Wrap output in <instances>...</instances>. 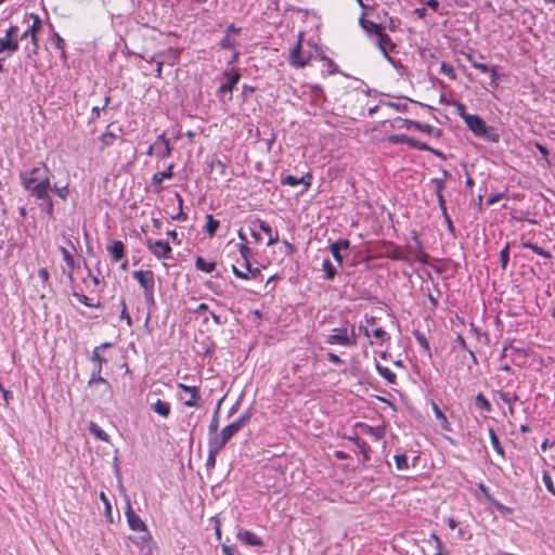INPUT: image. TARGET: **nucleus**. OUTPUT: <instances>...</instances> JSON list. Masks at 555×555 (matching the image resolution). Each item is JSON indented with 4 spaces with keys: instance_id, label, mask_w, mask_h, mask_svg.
I'll list each match as a JSON object with an SVG mask.
<instances>
[{
    "instance_id": "24",
    "label": "nucleus",
    "mask_w": 555,
    "mask_h": 555,
    "mask_svg": "<svg viewBox=\"0 0 555 555\" xmlns=\"http://www.w3.org/2000/svg\"><path fill=\"white\" fill-rule=\"evenodd\" d=\"M107 251L111 254L112 260L117 262L125 256V245L121 241H114L107 246Z\"/></svg>"
},
{
    "instance_id": "42",
    "label": "nucleus",
    "mask_w": 555,
    "mask_h": 555,
    "mask_svg": "<svg viewBox=\"0 0 555 555\" xmlns=\"http://www.w3.org/2000/svg\"><path fill=\"white\" fill-rule=\"evenodd\" d=\"M350 440H352L354 442V444L359 448L360 452L363 455V460L369 461L370 447L367 446V443L362 438H360L358 436L350 438Z\"/></svg>"
},
{
    "instance_id": "40",
    "label": "nucleus",
    "mask_w": 555,
    "mask_h": 555,
    "mask_svg": "<svg viewBox=\"0 0 555 555\" xmlns=\"http://www.w3.org/2000/svg\"><path fill=\"white\" fill-rule=\"evenodd\" d=\"M73 296L78 299L79 302L89 308H102L101 301L93 302L91 298L86 296L85 294L78 293L76 291L73 292Z\"/></svg>"
},
{
    "instance_id": "63",
    "label": "nucleus",
    "mask_w": 555,
    "mask_h": 555,
    "mask_svg": "<svg viewBox=\"0 0 555 555\" xmlns=\"http://www.w3.org/2000/svg\"><path fill=\"white\" fill-rule=\"evenodd\" d=\"M363 29L366 33L377 34V33H379L382 30V26L379 24H376L374 22L369 21Z\"/></svg>"
},
{
    "instance_id": "64",
    "label": "nucleus",
    "mask_w": 555,
    "mask_h": 555,
    "mask_svg": "<svg viewBox=\"0 0 555 555\" xmlns=\"http://www.w3.org/2000/svg\"><path fill=\"white\" fill-rule=\"evenodd\" d=\"M238 251L241 254L242 259L250 258L253 255L251 249L245 243H241L238 245Z\"/></svg>"
},
{
    "instance_id": "15",
    "label": "nucleus",
    "mask_w": 555,
    "mask_h": 555,
    "mask_svg": "<svg viewBox=\"0 0 555 555\" xmlns=\"http://www.w3.org/2000/svg\"><path fill=\"white\" fill-rule=\"evenodd\" d=\"M154 150H156V157L158 159H165L171 156L173 147L166 134L162 133L156 138V147Z\"/></svg>"
},
{
    "instance_id": "3",
    "label": "nucleus",
    "mask_w": 555,
    "mask_h": 555,
    "mask_svg": "<svg viewBox=\"0 0 555 555\" xmlns=\"http://www.w3.org/2000/svg\"><path fill=\"white\" fill-rule=\"evenodd\" d=\"M179 389L178 399L188 408H201L203 399L201 396L199 387L189 386L183 383H177Z\"/></svg>"
},
{
    "instance_id": "41",
    "label": "nucleus",
    "mask_w": 555,
    "mask_h": 555,
    "mask_svg": "<svg viewBox=\"0 0 555 555\" xmlns=\"http://www.w3.org/2000/svg\"><path fill=\"white\" fill-rule=\"evenodd\" d=\"M475 405L478 410L482 411V412H491L492 408H491V403L489 402V400L481 393L479 392L476 398H475Z\"/></svg>"
},
{
    "instance_id": "37",
    "label": "nucleus",
    "mask_w": 555,
    "mask_h": 555,
    "mask_svg": "<svg viewBox=\"0 0 555 555\" xmlns=\"http://www.w3.org/2000/svg\"><path fill=\"white\" fill-rule=\"evenodd\" d=\"M413 336H414L415 340L418 343V345L424 349V352L428 357H431V349H430L429 343H428L425 334L418 330H414Z\"/></svg>"
},
{
    "instance_id": "44",
    "label": "nucleus",
    "mask_w": 555,
    "mask_h": 555,
    "mask_svg": "<svg viewBox=\"0 0 555 555\" xmlns=\"http://www.w3.org/2000/svg\"><path fill=\"white\" fill-rule=\"evenodd\" d=\"M488 431H489L492 448L494 449V451L498 454H500L502 457H504V449L501 446V442L499 440L498 435L495 434V430L492 427H490Z\"/></svg>"
},
{
    "instance_id": "1",
    "label": "nucleus",
    "mask_w": 555,
    "mask_h": 555,
    "mask_svg": "<svg viewBox=\"0 0 555 555\" xmlns=\"http://www.w3.org/2000/svg\"><path fill=\"white\" fill-rule=\"evenodd\" d=\"M51 177L52 171L44 162L18 173L21 185L31 197L51 191Z\"/></svg>"
},
{
    "instance_id": "54",
    "label": "nucleus",
    "mask_w": 555,
    "mask_h": 555,
    "mask_svg": "<svg viewBox=\"0 0 555 555\" xmlns=\"http://www.w3.org/2000/svg\"><path fill=\"white\" fill-rule=\"evenodd\" d=\"M456 343H459V345L461 346V348H462L464 351L468 352V354H469L470 359L473 360V362H474V363H477V358H476V356H475V352H474L472 349H469V348H468V346H467V344H466V341H465L464 337H463L461 334H459V335L456 336Z\"/></svg>"
},
{
    "instance_id": "47",
    "label": "nucleus",
    "mask_w": 555,
    "mask_h": 555,
    "mask_svg": "<svg viewBox=\"0 0 555 555\" xmlns=\"http://www.w3.org/2000/svg\"><path fill=\"white\" fill-rule=\"evenodd\" d=\"M253 416V410L251 409H247L245 410L241 416L235 420L233 423L240 428V429H243L250 421Z\"/></svg>"
},
{
    "instance_id": "56",
    "label": "nucleus",
    "mask_w": 555,
    "mask_h": 555,
    "mask_svg": "<svg viewBox=\"0 0 555 555\" xmlns=\"http://www.w3.org/2000/svg\"><path fill=\"white\" fill-rule=\"evenodd\" d=\"M415 243H416V246H417L416 258L422 263H427L428 262V255L423 250L422 243H421V241L417 237H415Z\"/></svg>"
},
{
    "instance_id": "4",
    "label": "nucleus",
    "mask_w": 555,
    "mask_h": 555,
    "mask_svg": "<svg viewBox=\"0 0 555 555\" xmlns=\"http://www.w3.org/2000/svg\"><path fill=\"white\" fill-rule=\"evenodd\" d=\"M132 276L139 282L140 286L143 288L146 304L149 306H154L155 305V299H154L155 279H154L153 271H151V270L133 271Z\"/></svg>"
},
{
    "instance_id": "28",
    "label": "nucleus",
    "mask_w": 555,
    "mask_h": 555,
    "mask_svg": "<svg viewBox=\"0 0 555 555\" xmlns=\"http://www.w3.org/2000/svg\"><path fill=\"white\" fill-rule=\"evenodd\" d=\"M151 409L163 417H168L170 415L171 406L170 403L160 399H157L156 402L152 403Z\"/></svg>"
},
{
    "instance_id": "16",
    "label": "nucleus",
    "mask_w": 555,
    "mask_h": 555,
    "mask_svg": "<svg viewBox=\"0 0 555 555\" xmlns=\"http://www.w3.org/2000/svg\"><path fill=\"white\" fill-rule=\"evenodd\" d=\"M243 264L245 267V271L240 270L236 266H232V272L236 278L241 280H250L257 278L260 274V269L253 268L249 258H244Z\"/></svg>"
},
{
    "instance_id": "55",
    "label": "nucleus",
    "mask_w": 555,
    "mask_h": 555,
    "mask_svg": "<svg viewBox=\"0 0 555 555\" xmlns=\"http://www.w3.org/2000/svg\"><path fill=\"white\" fill-rule=\"evenodd\" d=\"M309 89L313 94L315 101H321L325 99L323 88L320 85H309Z\"/></svg>"
},
{
    "instance_id": "50",
    "label": "nucleus",
    "mask_w": 555,
    "mask_h": 555,
    "mask_svg": "<svg viewBox=\"0 0 555 555\" xmlns=\"http://www.w3.org/2000/svg\"><path fill=\"white\" fill-rule=\"evenodd\" d=\"M500 261L502 270H506L509 261V243H506L505 246L501 249Z\"/></svg>"
},
{
    "instance_id": "17",
    "label": "nucleus",
    "mask_w": 555,
    "mask_h": 555,
    "mask_svg": "<svg viewBox=\"0 0 555 555\" xmlns=\"http://www.w3.org/2000/svg\"><path fill=\"white\" fill-rule=\"evenodd\" d=\"M310 57L301 52L300 40L292 49L289 54V63L297 68H302L309 63Z\"/></svg>"
},
{
    "instance_id": "12",
    "label": "nucleus",
    "mask_w": 555,
    "mask_h": 555,
    "mask_svg": "<svg viewBox=\"0 0 555 555\" xmlns=\"http://www.w3.org/2000/svg\"><path fill=\"white\" fill-rule=\"evenodd\" d=\"M17 26H10L5 31V36L0 38V53L8 50L10 52H16L18 50V40L13 39L16 35Z\"/></svg>"
},
{
    "instance_id": "49",
    "label": "nucleus",
    "mask_w": 555,
    "mask_h": 555,
    "mask_svg": "<svg viewBox=\"0 0 555 555\" xmlns=\"http://www.w3.org/2000/svg\"><path fill=\"white\" fill-rule=\"evenodd\" d=\"M109 102H111V98L109 96H105L104 104H103L102 107H100V106L92 107L90 121H94L98 118H100L101 112L106 109V107L109 104Z\"/></svg>"
},
{
    "instance_id": "59",
    "label": "nucleus",
    "mask_w": 555,
    "mask_h": 555,
    "mask_svg": "<svg viewBox=\"0 0 555 555\" xmlns=\"http://www.w3.org/2000/svg\"><path fill=\"white\" fill-rule=\"evenodd\" d=\"M373 336L375 339H377L379 343H384L385 340L389 339V335L386 331H384L382 327H377L373 331Z\"/></svg>"
},
{
    "instance_id": "10",
    "label": "nucleus",
    "mask_w": 555,
    "mask_h": 555,
    "mask_svg": "<svg viewBox=\"0 0 555 555\" xmlns=\"http://www.w3.org/2000/svg\"><path fill=\"white\" fill-rule=\"evenodd\" d=\"M125 514L127 517V522L131 530L146 532L147 538L151 539V535L149 534L147 527H146L145 522L141 519L140 516H138L134 513V511L131 506V503L129 501H127V507H126Z\"/></svg>"
},
{
    "instance_id": "32",
    "label": "nucleus",
    "mask_w": 555,
    "mask_h": 555,
    "mask_svg": "<svg viewBox=\"0 0 555 555\" xmlns=\"http://www.w3.org/2000/svg\"><path fill=\"white\" fill-rule=\"evenodd\" d=\"M520 245H521V247L531 249L535 254H538L546 259H551L553 257L548 250H545L544 248L538 246L537 244H534L530 241H521Z\"/></svg>"
},
{
    "instance_id": "48",
    "label": "nucleus",
    "mask_w": 555,
    "mask_h": 555,
    "mask_svg": "<svg viewBox=\"0 0 555 555\" xmlns=\"http://www.w3.org/2000/svg\"><path fill=\"white\" fill-rule=\"evenodd\" d=\"M51 192L57 195L61 199L65 201L69 195V186L68 184L57 186L56 184L51 183Z\"/></svg>"
},
{
    "instance_id": "52",
    "label": "nucleus",
    "mask_w": 555,
    "mask_h": 555,
    "mask_svg": "<svg viewBox=\"0 0 555 555\" xmlns=\"http://www.w3.org/2000/svg\"><path fill=\"white\" fill-rule=\"evenodd\" d=\"M542 481L547 489L548 492H551L553 495H555V486L553 482V479L551 477V474L547 470H544L542 474Z\"/></svg>"
},
{
    "instance_id": "45",
    "label": "nucleus",
    "mask_w": 555,
    "mask_h": 555,
    "mask_svg": "<svg viewBox=\"0 0 555 555\" xmlns=\"http://www.w3.org/2000/svg\"><path fill=\"white\" fill-rule=\"evenodd\" d=\"M322 268H323V271L325 272V279L327 281L334 280L337 271L328 258L323 260Z\"/></svg>"
},
{
    "instance_id": "43",
    "label": "nucleus",
    "mask_w": 555,
    "mask_h": 555,
    "mask_svg": "<svg viewBox=\"0 0 555 555\" xmlns=\"http://www.w3.org/2000/svg\"><path fill=\"white\" fill-rule=\"evenodd\" d=\"M220 227V222L212 215L206 216V233L211 237L216 234Z\"/></svg>"
},
{
    "instance_id": "8",
    "label": "nucleus",
    "mask_w": 555,
    "mask_h": 555,
    "mask_svg": "<svg viewBox=\"0 0 555 555\" xmlns=\"http://www.w3.org/2000/svg\"><path fill=\"white\" fill-rule=\"evenodd\" d=\"M241 429L232 422L227 425L217 436L211 435L208 440L214 442L220 448H224L225 444L240 431Z\"/></svg>"
},
{
    "instance_id": "57",
    "label": "nucleus",
    "mask_w": 555,
    "mask_h": 555,
    "mask_svg": "<svg viewBox=\"0 0 555 555\" xmlns=\"http://www.w3.org/2000/svg\"><path fill=\"white\" fill-rule=\"evenodd\" d=\"M410 137L406 134H393L389 137V142L392 144H409Z\"/></svg>"
},
{
    "instance_id": "9",
    "label": "nucleus",
    "mask_w": 555,
    "mask_h": 555,
    "mask_svg": "<svg viewBox=\"0 0 555 555\" xmlns=\"http://www.w3.org/2000/svg\"><path fill=\"white\" fill-rule=\"evenodd\" d=\"M460 116L464 119L467 128L476 135L487 134V125L482 118L478 115H472L467 113H460Z\"/></svg>"
},
{
    "instance_id": "33",
    "label": "nucleus",
    "mask_w": 555,
    "mask_h": 555,
    "mask_svg": "<svg viewBox=\"0 0 555 555\" xmlns=\"http://www.w3.org/2000/svg\"><path fill=\"white\" fill-rule=\"evenodd\" d=\"M195 268L198 271H202L205 273H211L216 269V262L206 261L203 257L198 256L195 259Z\"/></svg>"
},
{
    "instance_id": "36",
    "label": "nucleus",
    "mask_w": 555,
    "mask_h": 555,
    "mask_svg": "<svg viewBox=\"0 0 555 555\" xmlns=\"http://www.w3.org/2000/svg\"><path fill=\"white\" fill-rule=\"evenodd\" d=\"M89 431L99 440L109 441V436L95 422H89Z\"/></svg>"
},
{
    "instance_id": "35",
    "label": "nucleus",
    "mask_w": 555,
    "mask_h": 555,
    "mask_svg": "<svg viewBox=\"0 0 555 555\" xmlns=\"http://www.w3.org/2000/svg\"><path fill=\"white\" fill-rule=\"evenodd\" d=\"M375 367L378 374L383 376L389 384H395L397 382V375L389 367L383 366L378 362H376Z\"/></svg>"
},
{
    "instance_id": "22",
    "label": "nucleus",
    "mask_w": 555,
    "mask_h": 555,
    "mask_svg": "<svg viewBox=\"0 0 555 555\" xmlns=\"http://www.w3.org/2000/svg\"><path fill=\"white\" fill-rule=\"evenodd\" d=\"M255 225H258L260 228V231L267 235V237H268L267 245L268 246H272L279 242L278 232L274 233L272 228L266 221L260 220V219H255Z\"/></svg>"
},
{
    "instance_id": "14",
    "label": "nucleus",
    "mask_w": 555,
    "mask_h": 555,
    "mask_svg": "<svg viewBox=\"0 0 555 555\" xmlns=\"http://www.w3.org/2000/svg\"><path fill=\"white\" fill-rule=\"evenodd\" d=\"M34 17V23L31 26H29L21 36V40H24L28 37H30L31 39V44H33V53H37L38 49H39V44H38V39H37V31L40 29L41 27V21L39 18L38 15H35L33 14L31 15Z\"/></svg>"
},
{
    "instance_id": "7",
    "label": "nucleus",
    "mask_w": 555,
    "mask_h": 555,
    "mask_svg": "<svg viewBox=\"0 0 555 555\" xmlns=\"http://www.w3.org/2000/svg\"><path fill=\"white\" fill-rule=\"evenodd\" d=\"M397 121L401 122V126L402 128H405L408 130L410 129H415V130H418L421 132H424L426 134H429V135H433L435 138H440L441 134H442V130L439 129V128H435L428 124H422L420 121H415V120H411V119H405V118H398Z\"/></svg>"
},
{
    "instance_id": "31",
    "label": "nucleus",
    "mask_w": 555,
    "mask_h": 555,
    "mask_svg": "<svg viewBox=\"0 0 555 555\" xmlns=\"http://www.w3.org/2000/svg\"><path fill=\"white\" fill-rule=\"evenodd\" d=\"M431 408H433V411H434V414H435V417L436 420L440 423L441 427L444 429V430H451V424L450 422L448 421L447 416L444 415V413L440 410V408L437 405V403L433 402L431 403Z\"/></svg>"
},
{
    "instance_id": "30",
    "label": "nucleus",
    "mask_w": 555,
    "mask_h": 555,
    "mask_svg": "<svg viewBox=\"0 0 555 555\" xmlns=\"http://www.w3.org/2000/svg\"><path fill=\"white\" fill-rule=\"evenodd\" d=\"M60 251L62 254V257H63V260L66 262L69 271L67 273V278L69 281H73L74 280V276H73V270L75 268V259L73 257V255L63 246H61L60 248Z\"/></svg>"
},
{
    "instance_id": "39",
    "label": "nucleus",
    "mask_w": 555,
    "mask_h": 555,
    "mask_svg": "<svg viewBox=\"0 0 555 555\" xmlns=\"http://www.w3.org/2000/svg\"><path fill=\"white\" fill-rule=\"evenodd\" d=\"M408 145L410 147H414V149H417L420 151H429V152H433L434 154H436L438 156H442L441 152L436 151L433 147H430L427 143L421 142V141H418V140L414 139V138H411V137H410Z\"/></svg>"
},
{
    "instance_id": "53",
    "label": "nucleus",
    "mask_w": 555,
    "mask_h": 555,
    "mask_svg": "<svg viewBox=\"0 0 555 555\" xmlns=\"http://www.w3.org/2000/svg\"><path fill=\"white\" fill-rule=\"evenodd\" d=\"M440 73L448 76L450 79H456V74L453 66L447 62L440 64Z\"/></svg>"
},
{
    "instance_id": "11",
    "label": "nucleus",
    "mask_w": 555,
    "mask_h": 555,
    "mask_svg": "<svg viewBox=\"0 0 555 555\" xmlns=\"http://www.w3.org/2000/svg\"><path fill=\"white\" fill-rule=\"evenodd\" d=\"M146 246L158 259H167L171 253V246L167 241L158 240L154 242L149 238L146 241Z\"/></svg>"
},
{
    "instance_id": "19",
    "label": "nucleus",
    "mask_w": 555,
    "mask_h": 555,
    "mask_svg": "<svg viewBox=\"0 0 555 555\" xmlns=\"http://www.w3.org/2000/svg\"><path fill=\"white\" fill-rule=\"evenodd\" d=\"M350 247V242L345 238H340L333 244L330 245V251L334 259L341 266L343 264V256L340 254L341 250H347Z\"/></svg>"
},
{
    "instance_id": "2",
    "label": "nucleus",
    "mask_w": 555,
    "mask_h": 555,
    "mask_svg": "<svg viewBox=\"0 0 555 555\" xmlns=\"http://www.w3.org/2000/svg\"><path fill=\"white\" fill-rule=\"evenodd\" d=\"M109 344H104L100 347H95L92 351L91 361L94 363V367L91 373V377L88 382L89 387L104 386V391L108 392L111 389L109 383L101 376L102 365L106 363V359L100 353L101 348L108 347Z\"/></svg>"
},
{
    "instance_id": "23",
    "label": "nucleus",
    "mask_w": 555,
    "mask_h": 555,
    "mask_svg": "<svg viewBox=\"0 0 555 555\" xmlns=\"http://www.w3.org/2000/svg\"><path fill=\"white\" fill-rule=\"evenodd\" d=\"M237 538L242 542H244L246 545H251V546H262L263 545L262 540L256 533L248 531V530L238 531Z\"/></svg>"
},
{
    "instance_id": "46",
    "label": "nucleus",
    "mask_w": 555,
    "mask_h": 555,
    "mask_svg": "<svg viewBox=\"0 0 555 555\" xmlns=\"http://www.w3.org/2000/svg\"><path fill=\"white\" fill-rule=\"evenodd\" d=\"M218 428H219V405L216 408L215 413L210 420L209 426H208V435L209 437L211 435L217 436L218 435Z\"/></svg>"
},
{
    "instance_id": "20",
    "label": "nucleus",
    "mask_w": 555,
    "mask_h": 555,
    "mask_svg": "<svg viewBox=\"0 0 555 555\" xmlns=\"http://www.w3.org/2000/svg\"><path fill=\"white\" fill-rule=\"evenodd\" d=\"M467 60L469 61L470 65L474 68L480 70L481 73L490 74L491 83L493 86H496L498 73H496L495 66L490 67L489 65H487L485 63H479V62L475 61L472 55H467Z\"/></svg>"
},
{
    "instance_id": "61",
    "label": "nucleus",
    "mask_w": 555,
    "mask_h": 555,
    "mask_svg": "<svg viewBox=\"0 0 555 555\" xmlns=\"http://www.w3.org/2000/svg\"><path fill=\"white\" fill-rule=\"evenodd\" d=\"M498 395H499L500 399L504 403H506L508 405H511L514 401L517 400V396L516 395L511 397L508 392H504V391H501V390L498 391Z\"/></svg>"
},
{
    "instance_id": "38",
    "label": "nucleus",
    "mask_w": 555,
    "mask_h": 555,
    "mask_svg": "<svg viewBox=\"0 0 555 555\" xmlns=\"http://www.w3.org/2000/svg\"><path fill=\"white\" fill-rule=\"evenodd\" d=\"M451 177L450 172L447 169H441V176L438 178L431 179V182L435 184L436 190L435 193L443 192L446 188V181Z\"/></svg>"
},
{
    "instance_id": "5",
    "label": "nucleus",
    "mask_w": 555,
    "mask_h": 555,
    "mask_svg": "<svg viewBox=\"0 0 555 555\" xmlns=\"http://www.w3.org/2000/svg\"><path fill=\"white\" fill-rule=\"evenodd\" d=\"M358 340V334L354 328L349 333L346 327L334 328L331 335H327L325 343L328 345H340L344 347L356 346Z\"/></svg>"
},
{
    "instance_id": "25",
    "label": "nucleus",
    "mask_w": 555,
    "mask_h": 555,
    "mask_svg": "<svg viewBox=\"0 0 555 555\" xmlns=\"http://www.w3.org/2000/svg\"><path fill=\"white\" fill-rule=\"evenodd\" d=\"M51 44L60 51L61 59L66 62L67 53H66V43L65 40L60 36L59 33H53L50 39Z\"/></svg>"
},
{
    "instance_id": "18",
    "label": "nucleus",
    "mask_w": 555,
    "mask_h": 555,
    "mask_svg": "<svg viewBox=\"0 0 555 555\" xmlns=\"http://www.w3.org/2000/svg\"><path fill=\"white\" fill-rule=\"evenodd\" d=\"M181 51L176 48H168L165 51H160L150 57V63L154 61L155 59H165V63H168L170 65H175L179 57H180Z\"/></svg>"
},
{
    "instance_id": "29",
    "label": "nucleus",
    "mask_w": 555,
    "mask_h": 555,
    "mask_svg": "<svg viewBox=\"0 0 555 555\" xmlns=\"http://www.w3.org/2000/svg\"><path fill=\"white\" fill-rule=\"evenodd\" d=\"M117 139V134H115L113 131L109 130V126L107 127L106 131L103 132L100 138V150L104 151L106 147L112 146Z\"/></svg>"
},
{
    "instance_id": "34",
    "label": "nucleus",
    "mask_w": 555,
    "mask_h": 555,
    "mask_svg": "<svg viewBox=\"0 0 555 555\" xmlns=\"http://www.w3.org/2000/svg\"><path fill=\"white\" fill-rule=\"evenodd\" d=\"M376 35L378 37L377 44H378L379 49L382 50L383 54L385 55V57L387 60H391L386 51L387 46L393 47L390 37L387 34L383 33L382 30L379 33H377Z\"/></svg>"
},
{
    "instance_id": "13",
    "label": "nucleus",
    "mask_w": 555,
    "mask_h": 555,
    "mask_svg": "<svg viewBox=\"0 0 555 555\" xmlns=\"http://www.w3.org/2000/svg\"><path fill=\"white\" fill-rule=\"evenodd\" d=\"M311 183H312V173L311 172H307L306 175H304L300 178H297L292 175L283 176L281 178V184H283V185L297 186L298 184H302L304 190L301 191V193L307 192L311 188Z\"/></svg>"
},
{
    "instance_id": "58",
    "label": "nucleus",
    "mask_w": 555,
    "mask_h": 555,
    "mask_svg": "<svg viewBox=\"0 0 555 555\" xmlns=\"http://www.w3.org/2000/svg\"><path fill=\"white\" fill-rule=\"evenodd\" d=\"M249 230H250V235L253 236V238L257 243L261 242L262 237H261V234H260V228L258 225H255V219L250 220V222H249Z\"/></svg>"
},
{
    "instance_id": "26",
    "label": "nucleus",
    "mask_w": 555,
    "mask_h": 555,
    "mask_svg": "<svg viewBox=\"0 0 555 555\" xmlns=\"http://www.w3.org/2000/svg\"><path fill=\"white\" fill-rule=\"evenodd\" d=\"M173 168H175V165L170 164L166 167V169L164 171L154 173L152 177V184L160 185L165 179H171L173 177Z\"/></svg>"
},
{
    "instance_id": "60",
    "label": "nucleus",
    "mask_w": 555,
    "mask_h": 555,
    "mask_svg": "<svg viewBox=\"0 0 555 555\" xmlns=\"http://www.w3.org/2000/svg\"><path fill=\"white\" fill-rule=\"evenodd\" d=\"M235 40L230 37V35H225L224 38L220 41V47L222 49H234L235 48Z\"/></svg>"
},
{
    "instance_id": "27",
    "label": "nucleus",
    "mask_w": 555,
    "mask_h": 555,
    "mask_svg": "<svg viewBox=\"0 0 555 555\" xmlns=\"http://www.w3.org/2000/svg\"><path fill=\"white\" fill-rule=\"evenodd\" d=\"M221 450L222 448L208 440V456L206 460V467L208 469H211L216 466V459Z\"/></svg>"
},
{
    "instance_id": "6",
    "label": "nucleus",
    "mask_w": 555,
    "mask_h": 555,
    "mask_svg": "<svg viewBox=\"0 0 555 555\" xmlns=\"http://www.w3.org/2000/svg\"><path fill=\"white\" fill-rule=\"evenodd\" d=\"M225 82H223L217 90V95L230 93L229 100H232V91L241 79V74L237 69H225L223 73Z\"/></svg>"
},
{
    "instance_id": "51",
    "label": "nucleus",
    "mask_w": 555,
    "mask_h": 555,
    "mask_svg": "<svg viewBox=\"0 0 555 555\" xmlns=\"http://www.w3.org/2000/svg\"><path fill=\"white\" fill-rule=\"evenodd\" d=\"M395 459V462H396V467L397 469L399 470H405L409 468V463H408V456L406 454L404 453H401V454H396L393 456Z\"/></svg>"
},
{
    "instance_id": "62",
    "label": "nucleus",
    "mask_w": 555,
    "mask_h": 555,
    "mask_svg": "<svg viewBox=\"0 0 555 555\" xmlns=\"http://www.w3.org/2000/svg\"><path fill=\"white\" fill-rule=\"evenodd\" d=\"M479 137L487 138L491 142L499 141V134L495 132L494 128L487 126V134H480Z\"/></svg>"
},
{
    "instance_id": "21",
    "label": "nucleus",
    "mask_w": 555,
    "mask_h": 555,
    "mask_svg": "<svg viewBox=\"0 0 555 555\" xmlns=\"http://www.w3.org/2000/svg\"><path fill=\"white\" fill-rule=\"evenodd\" d=\"M50 193H51V191H46V193H40V194L34 196L33 198H35L38 202H41V206H43L47 216L50 219H53L54 218V205H53V201H52Z\"/></svg>"
}]
</instances>
